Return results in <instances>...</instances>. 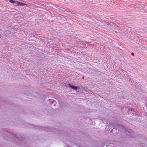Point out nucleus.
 Instances as JSON below:
<instances>
[{
    "instance_id": "obj_1",
    "label": "nucleus",
    "mask_w": 147,
    "mask_h": 147,
    "mask_svg": "<svg viewBox=\"0 0 147 147\" xmlns=\"http://www.w3.org/2000/svg\"><path fill=\"white\" fill-rule=\"evenodd\" d=\"M24 5H27V4L24 3H22V2H20L19 1V4L18 5L19 6H23Z\"/></svg>"
},
{
    "instance_id": "obj_2",
    "label": "nucleus",
    "mask_w": 147,
    "mask_h": 147,
    "mask_svg": "<svg viewBox=\"0 0 147 147\" xmlns=\"http://www.w3.org/2000/svg\"><path fill=\"white\" fill-rule=\"evenodd\" d=\"M19 1H15L13 5L15 6H19Z\"/></svg>"
},
{
    "instance_id": "obj_3",
    "label": "nucleus",
    "mask_w": 147,
    "mask_h": 147,
    "mask_svg": "<svg viewBox=\"0 0 147 147\" xmlns=\"http://www.w3.org/2000/svg\"><path fill=\"white\" fill-rule=\"evenodd\" d=\"M70 86L72 89H74V90H77L78 88V87L77 86H71L70 85Z\"/></svg>"
},
{
    "instance_id": "obj_4",
    "label": "nucleus",
    "mask_w": 147,
    "mask_h": 147,
    "mask_svg": "<svg viewBox=\"0 0 147 147\" xmlns=\"http://www.w3.org/2000/svg\"><path fill=\"white\" fill-rule=\"evenodd\" d=\"M9 1L10 3H14L15 1L13 0H9Z\"/></svg>"
}]
</instances>
